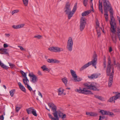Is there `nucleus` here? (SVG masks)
Here are the masks:
<instances>
[{"label": "nucleus", "instance_id": "obj_40", "mask_svg": "<svg viewBox=\"0 0 120 120\" xmlns=\"http://www.w3.org/2000/svg\"><path fill=\"white\" fill-rule=\"evenodd\" d=\"M54 47H49V49L51 52H54Z\"/></svg>", "mask_w": 120, "mask_h": 120}, {"label": "nucleus", "instance_id": "obj_8", "mask_svg": "<svg viewBox=\"0 0 120 120\" xmlns=\"http://www.w3.org/2000/svg\"><path fill=\"white\" fill-rule=\"evenodd\" d=\"M86 22L85 19L82 17L81 19L80 22V30L81 31H82L85 27Z\"/></svg>", "mask_w": 120, "mask_h": 120}, {"label": "nucleus", "instance_id": "obj_33", "mask_svg": "<svg viewBox=\"0 0 120 120\" xmlns=\"http://www.w3.org/2000/svg\"><path fill=\"white\" fill-rule=\"evenodd\" d=\"M8 63L9 64V66L10 67L11 69H12L14 68H15V66L14 64H13L9 62H8Z\"/></svg>", "mask_w": 120, "mask_h": 120}, {"label": "nucleus", "instance_id": "obj_10", "mask_svg": "<svg viewBox=\"0 0 120 120\" xmlns=\"http://www.w3.org/2000/svg\"><path fill=\"white\" fill-rule=\"evenodd\" d=\"M112 72L109 75L110 76L109 78V80L108 82V86L110 87L111 86L112 82V80L113 78V74L114 73V70L113 68L112 69Z\"/></svg>", "mask_w": 120, "mask_h": 120}, {"label": "nucleus", "instance_id": "obj_12", "mask_svg": "<svg viewBox=\"0 0 120 120\" xmlns=\"http://www.w3.org/2000/svg\"><path fill=\"white\" fill-rule=\"evenodd\" d=\"M77 7V4L76 3L75 5L73 7L72 11L69 12L68 14H66L68 15V18L69 19H71V17H72L73 15L75 13V11L76 10Z\"/></svg>", "mask_w": 120, "mask_h": 120}, {"label": "nucleus", "instance_id": "obj_56", "mask_svg": "<svg viewBox=\"0 0 120 120\" xmlns=\"http://www.w3.org/2000/svg\"><path fill=\"white\" fill-rule=\"evenodd\" d=\"M97 34L98 35V37H99L101 35V33L100 32V31H98V32H97Z\"/></svg>", "mask_w": 120, "mask_h": 120}, {"label": "nucleus", "instance_id": "obj_34", "mask_svg": "<svg viewBox=\"0 0 120 120\" xmlns=\"http://www.w3.org/2000/svg\"><path fill=\"white\" fill-rule=\"evenodd\" d=\"M115 99L116 98L115 97H114V96L110 98L108 101L109 102H111L115 100H116Z\"/></svg>", "mask_w": 120, "mask_h": 120}, {"label": "nucleus", "instance_id": "obj_9", "mask_svg": "<svg viewBox=\"0 0 120 120\" xmlns=\"http://www.w3.org/2000/svg\"><path fill=\"white\" fill-rule=\"evenodd\" d=\"M93 58V60L89 62V63H90V65L92 64V66H95L96 65L97 60V56L95 52H94Z\"/></svg>", "mask_w": 120, "mask_h": 120}, {"label": "nucleus", "instance_id": "obj_58", "mask_svg": "<svg viewBox=\"0 0 120 120\" xmlns=\"http://www.w3.org/2000/svg\"><path fill=\"white\" fill-rule=\"evenodd\" d=\"M5 36L7 37H9L10 36V34H5Z\"/></svg>", "mask_w": 120, "mask_h": 120}, {"label": "nucleus", "instance_id": "obj_7", "mask_svg": "<svg viewBox=\"0 0 120 120\" xmlns=\"http://www.w3.org/2000/svg\"><path fill=\"white\" fill-rule=\"evenodd\" d=\"M71 74L72 75L74 80L75 82L80 81L82 80V79L78 77L75 72L73 70L71 69L70 70Z\"/></svg>", "mask_w": 120, "mask_h": 120}, {"label": "nucleus", "instance_id": "obj_61", "mask_svg": "<svg viewBox=\"0 0 120 120\" xmlns=\"http://www.w3.org/2000/svg\"><path fill=\"white\" fill-rule=\"evenodd\" d=\"M94 96L96 98H97L98 99H99V98L100 96H98L97 95H94Z\"/></svg>", "mask_w": 120, "mask_h": 120}, {"label": "nucleus", "instance_id": "obj_27", "mask_svg": "<svg viewBox=\"0 0 120 120\" xmlns=\"http://www.w3.org/2000/svg\"><path fill=\"white\" fill-rule=\"evenodd\" d=\"M23 81L25 85H28V82H29V81L27 78L24 79H23Z\"/></svg>", "mask_w": 120, "mask_h": 120}, {"label": "nucleus", "instance_id": "obj_51", "mask_svg": "<svg viewBox=\"0 0 120 120\" xmlns=\"http://www.w3.org/2000/svg\"><path fill=\"white\" fill-rule=\"evenodd\" d=\"M35 75H34L33 72H31V73H30L29 74V76L30 77H32V76Z\"/></svg>", "mask_w": 120, "mask_h": 120}, {"label": "nucleus", "instance_id": "obj_63", "mask_svg": "<svg viewBox=\"0 0 120 120\" xmlns=\"http://www.w3.org/2000/svg\"><path fill=\"white\" fill-rule=\"evenodd\" d=\"M96 27H97V26H99V23L98 21H97L96 22Z\"/></svg>", "mask_w": 120, "mask_h": 120}, {"label": "nucleus", "instance_id": "obj_31", "mask_svg": "<svg viewBox=\"0 0 120 120\" xmlns=\"http://www.w3.org/2000/svg\"><path fill=\"white\" fill-rule=\"evenodd\" d=\"M15 91V90L13 89L11 90L10 91V95L11 97H12L13 96Z\"/></svg>", "mask_w": 120, "mask_h": 120}, {"label": "nucleus", "instance_id": "obj_37", "mask_svg": "<svg viewBox=\"0 0 120 120\" xmlns=\"http://www.w3.org/2000/svg\"><path fill=\"white\" fill-rule=\"evenodd\" d=\"M83 4L84 6H86L88 4V0H83Z\"/></svg>", "mask_w": 120, "mask_h": 120}, {"label": "nucleus", "instance_id": "obj_24", "mask_svg": "<svg viewBox=\"0 0 120 120\" xmlns=\"http://www.w3.org/2000/svg\"><path fill=\"white\" fill-rule=\"evenodd\" d=\"M91 12L90 10L85 11L82 14V16H85L88 15Z\"/></svg>", "mask_w": 120, "mask_h": 120}, {"label": "nucleus", "instance_id": "obj_62", "mask_svg": "<svg viewBox=\"0 0 120 120\" xmlns=\"http://www.w3.org/2000/svg\"><path fill=\"white\" fill-rule=\"evenodd\" d=\"M0 119L2 120H3L4 119V117L3 116V115H2L1 116H0Z\"/></svg>", "mask_w": 120, "mask_h": 120}, {"label": "nucleus", "instance_id": "obj_55", "mask_svg": "<svg viewBox=\"0 0 120 120\" xmlns=\"http://www.w3.org/2000/svg\"><path fill=\"white\" fill-rule=\"evenodd\" d=\"M86 114L87 115H89L90 116V115L91 114V112H86Z\"/></svg>", "mask_w": 120, "mask_h": 120}, {"label": "nucleus", "instance_id": "obj_5", "mask_svg": "<svg viewBox=\"0 0 120 120\" xmlns=\"http://www.w3.org/2000/svg\"><path fill=\"white\" fill-rule=\"evenodd\" d=\"M75 91L78 92L79 93L85 94H93V93L91 91L88 90L86 88L79 87V89H76Z\"/></svg>", "mask_w": 120, "mask_h": 120}, {"label": "nucleus", "instance_id": "obj_42", "mask_svg": "<svg viewBox=\"0 0 120 120\" xmlns=\"http://www.w3.org/2000/svg\"><path fill=\"white\" fill-rule=\"evenodd\" d=\"M19 11V10H15L12 11L11 13L12 14V15H13L14 14L17 13Z\"/></svg>", "mask_w": 120, "mask_h": 120}, {"label": "nucleus", "instance_id": "obj_15", "mask_svg": "<svg viewBox=\"0 0 120 120\" xmlns=\"http://www.w3.org/2000/svg\"><path fill=\"white\" fill-rule=\"evenodd\" d=\"M101 75L100 73H97L92 75L90 76H88V77L91 79L96 78L100 76Z\"/></svg>", "mask_w": 120, "mask_h": 120}, {"label": "nucleus", "instance_id": "obj_50", "mask_svg": "<svg viewBox=\"0 0 120 120\" xmlns=\"http://www.w3.org/2000/svg\"><path fill=\"white\" fill-rule=\"evenodd\" d=\"M20 108L18 107L17 106H16V108L15 109L16 111L17 112H18L20 110Z\"/></svg>", "mask_w": 120, "mask_h": 120}, {"label": "nucleus", "instance_id": "obj_54", "mask_svg": "<svg viewBox=\"0 0 120 120\" xmlns=\"http://www.w3.org/2000/svg\"><path fill=\"white\" fill-rule=\"evenodd\" d=\"M106 66V61L105 60L104 62V68H105Z\"/></svg>", "mask_w": 120, "mask_h": 120}, {"label": "nucleus", "instance_id": "obj_19", "mask_svg": "<svg viewBox=\"0 0 120 120\" xmlns=\"http://www.w3.org/2000/svg\"><path fill=\"white\" fill-rule=\"evenodd\" d=\"M7 49H6L2 48L0 49V53L2 54H8V52H7Z\"/></svg>", "mask_w": 120, "mask_h": 120}, {"label": "nucleus", "instance_id": "obj_45", "mask_svg": "<svg viewBox=\"0 0 120 120\" xmlns=\"http://www.w3.org/2000/svg\"><path fill=\"white\" fill-rule=\"evenodd\" d=\"M99 100L102 101H104L105 100V99L104 97L100 96L99 98L98 99Z\"/></svg>", "mask_w": 120, "mask_h": 120}, {"label": "nucleus", "instance_id": "obj_32", "mask_svg": "<svg viewBox=\"0 0 120 120\" xmlns=\"http://www.w3.org/2000/svg\"><path fill=\"white\" fill-rule=\"evenodd\" d=\"M22 1L24 5L27 6L28 4V0H22Z\"/></svg>", "mask_w": 120, "mask_h": 120}, {"label": "nucleus", "instance_id": "obj_43", "mask_svg": "<svg viewBox=\"0 0 120 120\" xmlns=\"http://www.w3.org/2000/svg\"><path fill=\"white\" fill-rule=\"evenodd\" d=\"M96 28L97 32H98V31H100L101 29H102L99 26L96 27Z\"/></svg>", "mask_w": 120, "mask_h": 120}, {"label": "nucleus", "instance_id": "obj_26", "mask_svg": "<svg viewBox=\"0 0 120 120\" xmlns=\"http://www.w3.org/2000/svg\"><path fill=\"white\" fill-rule=\"evenodd\" d=\"M64 90L61 88H60L58 89V95H61L63 94Z\"/></svg>", "mask_w": 120, "mask_h": 120}, {"label": "nucleus", "instance_id": "obj_64", "mask_svg": "<svg viewBox=\"0 0 120 120\" xmlns=\"http://www.w3.org/2000/svg\"><path fill=\"white\" fill-rule=\"evenodd\" d=\"M116 65L118 67H119L120 68V64L118 63H117V64H116Z\"/></svg>", "mask_w": 120, "mask_h": 120}, {"label": "nucleus", "instance_id": "obj_35", "mask_svg": "<svg viewBox=\"0 0 120 120\" xmlns=\"http://www.w3.org/2000/svg\"><path fill=\"white\" fill-rule=\"evenodd\" d=\"M42 36L41 35L38 34L36 35L34 37V38H37L38 39H41L42 38Z\"/></svg>", "mask_w": 120, "mask_h": 120}, {"label": "nucleus", "instance_id": "obj_20", "mask_svg": "<svg viewBox=\"0 0 120 120\" xmlns=\"http://www.w3.org/2000/svg\"><path fill=\"white\" fill-rule=\"evenodd\" d=\"M62 82L64 84L65 86H67L68 82V79L66 77H64L62 78L61 79Z\"/></svg>", "mask_w": 120, "mask_h": 120}, {"label": "nucleus", "instance_id": "obj_46", "mask_svg": "<svg viewBox=\"0 0 120 120\" xmlns=\"http://www.w3.org/2000/svg\"><path fill=\"white\" fill-rule=\"evenodd\" d=\"M46 68V66L44 65L41 67V68L43 69V71H45Z\"/></svg>", "mask_w": 120, "mask_h": 120}, {"label": "nucleus", "instance_id": "obj_30", "mask_svg": "<svg viewBox=\"0 0 120 120\" xmlns=\"http://www.w3.org/2000/svg\"><path fill=\"white\" fill-rule=\"evenodd\" d=\"M20 73L22 75V76L23 77L25 78H27L26 77V73L24 72L23 71H20Z\"/></svg>", "mask_w": 120, "mask_h": 120}, {"label": "nucleus", "instance_id": "obj_49", "mask_svg": "<svg viewBox=\"0 0 120 120\" xmlns=\"http://www.w3.org/2000/svg\"><path fill=\"white\" fill-rule=\"evenodd\" d=\"M100 112L103 115H105V111L104 110H101L100 111Z\"/></svg>", "mask_w": 120, "mask_h": 120}, {"label": "nucleus", "instance_id": "obj_48", "mask_svg": "<svg viewBox=\"0 0 120 120\" xmlns=\"http://www.w3.org/2000/svg\"><path fill=\"white\" fill-rule=\"evenodd\" d=\"M27 86V88L30 91H31L32 90V88L29 85H28Z\"/></svg>", "mask_w": 120, "mask_h": 120}, {"label": "nucleus", "instance_id": "obj_4", "mask_svg": "<svg viewBox=\"0 0 120 120\" xmlns=\"http://www.w3.org/2000/svg\"><path fill=\"white\" fill-rule=\"evenodd\" d=\"M113 21H110L111 28V30L112 33L111 35V38L113 42L114 43H116L117 41V35L115 33L116 30L114 28L113 25L114 24H115L114 23H113Z\"/></svg>", "mask_w": 120, "mask_h": 120}, {"label": "nucleus", "instance_id": "obj_21", "mask_svg": "<svg viewBox=\"0 0 120 120\" xmlns=\"http://www.w3.org/2000/svg\"><path fill=\"white\" fill-rule=\"evenodd\" d=\"M18 84L20 89L22 91L25 92L26 91V89L24 86L22 85L21 83L20 82H19Z\"/></svg>", "mask_w": 120, "mask_h": 120}, {"label": "nucleus", "instance_id": "obj_22", "mask_svg": "<svg viewBox=\"0 0 120 120\" xmlns=\"http://www.w3.org/2000/svg\"><path fill=\"white\" fill-rule=\"evenodd\" d=\"M90 63H89V62L87 63L84 65L80 69V71H82L84 70L86 68L89 66L90 65Z\"/></svg>", "mask_w": 120, "mask_h": 120}, {"label": "nucleus", "instance_id": "obj_1", "mask_svg": "<svg viewBox=\"0 0 120 120\" xmlns=\"http://www.w3.org/2000/svg\"><path fill=\"white\" fill-rule=\"evenodd\" d=\"M102 2L104 11H108L109 10L111 21H114V19L113 15V9L109 1L107 0H102Z\"/></svg>", "mask_w": 120, "mask_h": 120}, {"label": "nucleus", "instance_id": "obj_36", "mask_svg": "<svg viewBox=\"0 0 120 120\" xmlns=\"http://www.w3.org/2000/svg\"><path fill=\"white\" fill-rule=\"evenodd\" d=\"M117 35L119 38L120 40V29L119 28L117 29Z\"/></svg>", "mask_w": 120, "mask_h": 120}, {"label": "nucleus", "instance_id": "obj_16", "mask_svg": "<svg viewBox=\"0 0 120 120\" xmlns=\"http://www.w3.org/2000/svg\"><path fill=\"white\" fill-rule=\"evenodd\" d=\"M57 112V114H58L60 117L62 118L63 119H64L66 118V115L65 114H64L62 112L59 111Z\"/></svg>", "mask_w": 120, "mask_h": 120}, {"label": "nucleus", "instance_id": "obj_44", "mask_svg": "<svg viewBox=\"0 0 120 120\" xmlns=\"http://www.w3.org/2000/svg\"><path fill=\"white\" fill-rule=\"evenodd\" d=\"M25 25V24L24 23L18 25L19 29L23 27Z\"/></svg>", "mask_w": 120, "mask_h": 120}, {"label": "nucleus", "instance_id": "obj_59", "mask_svg": "<svg viewBox=\"0 0 120 120\" xmlns=\"http://www.w3.org/2000/svg\"><path fill=\"white\" fill-rule=\"evenodd\" d=\"M104 118V117H101V116H99V118L98 120H101L103 119Z\"/></svg>", "mask_w": 120, "mask_h": 120}, {"label": "nucleus", "instance_id": "obj_41", "mask_svg": "<svg viewBox=\"0 0 120 120\" xmlns=\"http://www.w3.org/2000/svg\"><path fill=\"white\" fill-rule=\"evenodd\" d=\"M97 115V114L95 112H91L90 116H95Z\"/></svg>", "mask_w": 120, "mask_h": 120}, {"label": "nucleus", "instance_id": "obj_6", "mask_svg": "<svg viewBox=\"0 0 120 120\" xmlns=\"http://www.w3.org/2000/svg\"><path fill=\"white\" fill-rule=\"evenodd\" d=\"M73 41L71 37L68 38L67 45V49L68 50L71 52L73 49Z\"/></svg>", "mask_w": 120, "mask_h": 120}, {"label": "nucleus", "instance_id": "obj_17", "mask_svg": "<svg viewBox=\"0 0 120 120\" xmlns=\"http://www.w3.org/2000/svg\"><path fill=\"white\" fill-rule=\"evenodd\" d=\"M98 8L99 10L101 12V13L102 14L103 13V10L102 8V2L100 0H99V5Z\"/></svg>", "mask_w": 120, "mask_h": 120}, {"label": "nucleus", "instance_id": "obj_11", "mask_svg": "<svg viewBox=\"0 0 120 120\" xmlns=\"http://www.w3.org/2000/svg\"><path fill=\"white\" fill-rule=\"evenodd\" d=\"M64 12L66 14H68L69 12L71 11L70 4L69 2H67V3L64 8Z\"/></svg>", "mask_w": 120, "mask_h": 120}, {"label": "nucleus", "instance_id": "obj_60", "mask_svg": "<svg viewBox=\"0 0 120 120\" xmlns=\"http://www.w3.org/2000/svg\"><path fill=\"white\" fill-rule=\"evenodd\" d=\"M38 94L39 96H41V98H42V96L41 93L39 91L38 92Z\"/></svg>", "mask_w": 120, "mask_h": 120}, {"label": "nucleus", "instance_id": "obj_23", "mask_svg": "<svg viewBox=\"0 0 120 120\" xmlns=\"http://www.w3.org/2000/svg\"><path fill=\"white\" fill-rule=\"evenodd\" d=\"M54 52H60L63 50V49L58 47H54Z\"/></svg>", "mask_w": 120, "mask_h": 120}, {"label": "nucleus", "instance_id": "obj_28", "mask_svg": "<svg viewBox=\"0 0 120 120\" xmlns=\"http://www.w3.org/2000/svg\"><path fill=\"white\" fill-rule=\"evenodd\" d=\"M105 115H107L110 116H112V115H114V113L112 112L105 111Z\"/></svg>", "mask_w": 120, "mask_h": 120}, {"label": "nucleus", "instance_id": "obj_53", "mask_svg": "<svg viewBox=\"0 0 120 120\" xmlns=\"http://www.w3.org/2000/svg\"><path fill=\"white\" fill-rule=\"evenodd\" d=\"M21 49V50H25V49L24 48L21 46H18Z\"/></svg>", "mask_w": 120, "mask_h": 120}, {"label": "nucleus", "instance_id": "obj_57", "mask_svg": "<svg viewBox=\"0 0 120 120\" xmlns=\"http://www.w3.org/2000/svg\"><path fill=\"white\" fill-rule=\"evenodd\" d=\"M3 46L4 48H6L8 47V45L6 44H4Z\"/></svg>", "mask_w": 120, "mask_h": 120}, {"label": "nucleus", "instance_id": "obj_2", "mask_svg": "<svg viewBox=\"0 0 120 120\" xmlns=\"http://www.w3.org/2000/svg\"><path fill=\"white\" fill-rule=\"evenodd\" d=\"M49 107L51 108L53 112V114L55 118H53L52 116L50 113H48V115L49 118L52 120H59V118L57 115V112L56 111V107L53 103H49L48 104Z\"/></svg>", "mask_w": 120, "mask_h": 120}, {"label": "nucleus", "instance_id": "obj_52", "mask_svg": "<svg viewBox=\"0 0 120 120\" xmlns=\"http://www.w3.org/2000/svg\"><path fill=\"white\" fill-rule=\"evenodd\" d=\"M38 74L39 75H42V74L40 70H38Z\"/></svg>", "mask_w": 120, "mask_h": 120}, {"label": "nucleus", "instance_id": "obj_39", "mask_svg": "<svg viewBox=\"0 0 120 120\" xmlns=\"http://www.w3.org/2000/svg\"><path fill=\"white\" fill-rule=\"evenodd\" d=\"M33 111L32 112V113L33 115L35 116H37V114L36 113V111L34 110V109L33 110Z\"/></svg>", "mask_w": 120, "mask_h": 120}, {"label": "nucleus", "instance_id": "obj_14", "mask_svg": "<svg viewBox=\"0 0 120 120\" xmlns=\"http://www.w3.org/2000/svg\"><path fill=\"white\" fill-rule=\"evenodd\" d=\"M32 77H30V81L32 82L36 83L38 80V78L36 75L32 76Z\"/></svg>", "mask_w": 120, "mask_h": 120}, {"label": "nucleus", "instance_id": "obj_47", "mask_svg": "<svg viewBox=\"0 0 120 120\" xmlns=\"http://www.w3.org/2000/svg\"><path fill=\"white\" fill-rule=\"evenodd\" d=\"M12 27L15 29H19L18 25H13L12 26Z\"/></svg>", "mask_w": 120, "mask_h": 120}, {"label": "nucleus", "instance_id": "obj_13", "mask_svg": "<svg viewBox=\"0 0 120 120\" xmlns=\"http://www.w3.org/2000/svg\"><path fill=\"white\" fill-rule=\"evenodd\" d=\"M111 60L108 61L107 68L106 71L107 75L108 76L110 75L111 68Z\"/></svg>", "mask_w": 120, "mask_h": 120}, {"label": "nucleus", "instance_id": "obj_25", "mask_svg": "<svg viewBox=\"0 0 120 120\" xmlns=\"http://www.w3.org/2000/svg\"><path fill=\"white\" fill-rule=\"evenodd\" d=\"M33 108L30 107L28 108L26 110L28 114H30L32 113V111H33V110L34 109Z\"/></svg>", "mask_w": 120, "mask_h": 120}, {"label": "nucleus", "instance_id": "obj_18", "mask_svg": "<svg viewBox=\"0 0 120 120\" xmlns=\"http://www.w3.org/2000/svg\"><path fill=\"white\" fill-rule=\"evenodd\" d=\"M48 62L50 63H59L60 61L56 59H49L47 60Z\"/></svg>", "mask_w": 120, "mask_h": 120}, {"label": "nucleus", "instance_id": "obj_38", "mask_svg": "<svg viewBox=\"0 0 120 120\" xmlns=\"http://www.w3.org/2000/svg\"><path fill=\"white\" fill-rule=\"evenodd\" d=\"M116 100L118 99L119 98H120V93H119L116 94L115 96H114Z\"/></svg>", "mask_w": 120, "mask_h": 120}, {"label": "nucleus", "instance_id": "obj_29", "mask_svg": "<svg viewBox=\"0 0 120 120\" xmlns=\"http://www.w3.org/2000/svg\"><path fill=\"white\" fill-rule=\"evenodd\" d=\"M108 12L107 11H106L104 12L105 14H104L105 18V19L106 21H108V16L109 15L108 14Z\"/></svg>", "mask_w": 120, "mask_h": 120}, {"label": "nucleus", "instance_id": "obj_3", "mask_svg": "<svg viewBox=\"0 0 120 120\" xmlns=\"http://www.w3.org/2000/svg\"><path fill=\"white\" fill-rule=\"evenodd\" d=\"M85 86L87 87V89L94 91H99V89L97 88L99 87L97 84L95 82H88L84 84Z\"/></svg>", "mask_w": 120, "mask_h": 120}]
</instances>
